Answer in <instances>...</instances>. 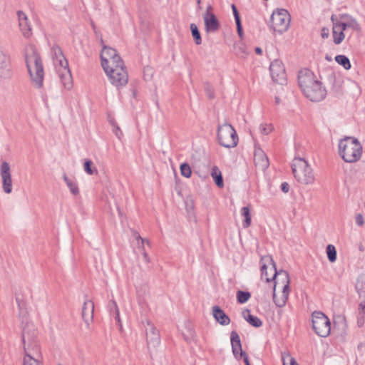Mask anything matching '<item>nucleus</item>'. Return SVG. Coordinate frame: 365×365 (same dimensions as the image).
Returning a JSON list of instances; mask_svg holds the SVG:
<instances>
[{"label": "nucleus", "instance_id": "nucleus-53", "mask_svg": "<svg viewBox=\"0 0 365 365\" xmlns=\"http://www.w3.org/2000/svg\"><path fill=\"white\" fill-rule=\"evenodd\" d=\"M359 249L361 252H364V247L363 246L362 244H360L359 246Z\"/></svg>", "mask_w": 365, "mask_h": 365}, {"label": "nucleus", "instance_id": "nucleus-47", "mask_svg": "<svg viewBox=\"0 0 365 365\" xmlns=\"http://www.w3.org/2000/svg\"><path fill=\"white\" fill-rule=\"evenodd\" d=\"M281 189L284 192V193H287L289 192V185L287 182H282V185H281Z\"/></svg>", "mask_w": 365, "mask_h": 365}, {"label": "nucleus", "instance_id": "nucleus-7", "mask_svg": "<svg viewBox=\"0 0 365 365\" xmlns=\"http://www.w3.org/2000/svg\"><path fill=\"white\" fill-rule=\"evenodd\" d=\"M31 297V290L28 287H19L15 292V299L19 309V317L22 322V328L27 323H32L29 319V299Z\"/></svg>", "mask_w": 365, "mask_h": 365}, {"label": "nucleus", "instance_id": "nucleus-37", "mask_svg": "<svg viewBox=\"0 0 365 365\" xmlns=\"http://www.w3.org/2000/svg\"><path fill=\"white\" fill-rule=\"evenodd\" d=\"M283 365H298L295 359L289 354H284L282 356Z\"/></svg>", "mask_w": 365, "mask_h": 365}, {"label": "nucleus", "instance_id": "nucleus-19", "mask_svg": "<svg viewBox=\"0 0 365 365\" xmlns=\"http://www.w3.org/2000/svg\"><path fill=\"white\" fill-rule=\"evenodd\" d=\"M19 27L22 36L29 38L32 36V28L28 16L22 11H17Z\"/></svg>", "mask_w": 365, "mask_h": 365}, {"label": "nucleus", "instance_id": "nucleus-10", "mask_svg": "<svg viewBox=\"0 0 365 365\" xmlns=\"http://www.w3.org/2000/svg\"><path fill=\"white\" fill-rule=\"evenodd\" d=\"M291 17L288 11L281 9L274 11L271 16V27L279 34L285 32L289 26Z\"/></svg>", "mask_w": 365, "mask_h": 365}, {"label": "nucleus", "instance_id": "nucleus-3", "mask_svg": "<svg viewBox=\"0 0 365 365\" xmlns=\"http://www.w3.org/2000/svg\"><path fill=\"white\" fill-rule=\"evenodd\" d=\"M25 61L33 86L40 88L43 81V67L41 57L34 46L28 45L25 48Z\"/></svg>", "mask_w": 365, "mask_h": 365}, {"label": "nucleus", "instance_id": "nucleus-49", "mask_svg": "<svg viewBox=\"0 0 365 365\" xmlns=\"http://www.w3.org/2000/svg\"><path fill=\"white\" fill-rule=\"evenodd\" d=\"M321 35H322V37L323 38H328V36H329V29H326V28H323V29H322V34H321Z\"/></svg>", "mask_w": 365, "mask_h": 365}, {"label": "nucleus", "instance_id": "nucleus-31", "mask_svg": "<svg viewBox=\"0 0 365 365\" xmlns=\"http://www.w3.org/2000/svg\"><path fill=\"white\" fill-rule=\"evenodd\" d=\"M190 30L192 35L194 38L195 42L197 45H200L202 43V38L200 36V33L195 24H190Z\"/></svg>", "mask_w": 365, "mask_h": 365}, {"label": "nucleus", "instance_id": "nucleus-48", "mask_svg": "<svg viewBox=\"0 0 365 365\" xmlns=\"http://www.w3.org/2000/svg\"><path fill=\"white\" fill-rule=\"evenodd\" d=\"M112 304H113V305L114 306V307L115 309V313H116L115 317V320L118 321V322H120L119 311H118V309L117 307V304H116V303L114 301L112 302Z\"/></svg>", "mask_w": 365, "mask_h": 365}, {"label": "nucleus", "instance_id": "nucleus-35", "mask_svg": "<svg viewBox=\"0 0 365 365\" xmlns=\"http://www.w3.org/2000/svg\"><path fill=\"white\" fill-rule=\"evenodd\" d=\"M181 175L185 178H190L192 174L191 168L187 163H183L180 165Z\"/></svg>", "mask_w": 365, "mask_h": 365}, {"label": "nucleus", "instance_id": "nucleus-24", "mask_svg": "<svg viewBox=\"0 0 365 365\" xmlns=\"http://www.w3.org/2000/svg\"><path fill=\"white\" fill-rule=\"evenodd\" d=\"M230 339L233 354L237 359H239L240 353L243 351L242 349L241 341L238 334L236 331H232L230 334Z\"/></svg>", "mask_w": 365, "mask_h": 365}, {"label": "nucleus", "instance_id": "nucleus-39", "mask_svg": "<svg viewBox=\"0 0 365 365\" xmlns=\"http://www.w3.org/2000/svg\"><path fill=\"white\" fill-rule=\"evenodd\" d=\"M112 126L113 127V133H115V135H116V137L118 138V139H121L122 136H123V132L121 131L120 128L118 127V125L113 120H110Z\"/></svg>", "mask_w": 365, "mask_h": 365}, {"label": "nucleus", "instance_id": "nucleus-46", "mask_svg": "<svg viewBox=\"0 0 365 365\" xmlns=\"http://www.w3.org/2000/svg\"><path fill=\"white\" fill-rule=\"evenodd\" d=\"M242 358H243V361L246 365H248L250 364L249 359L245 351H241L240 353V356H239L238 360L241 359Z\"/></svg>", "mask_w": 365, "mask_h": 365}, {"label": "nucleus", "instance_id": "nucleus-40", "mask_svg": "<svg viewBox=\"0 0 365 365\" xmlns=\"http://www.w3.org/2000/svg\"><path fill=\"white\" fill-rule=\"evenodd\" d=\"M259 128L260 133L264 135H268L272 130V125L269 124H261Z\"/></svg>", "mask_w": 365, "mask_h": 365}, {"label": "nucleus", "instance_id": "nucleus-38", "mask_svg": "<svg viewBox=\"0 0 365 365\" xmlns=\"http://www.w3.org/2000/svg\"><path fill=\"white\" fill-rule=\"evenodd\" d=\"M108 66L112 70L117 69L118 67H125V63L120 57H118L117 60L114 61L113 64L108 63Z\"/></svg>", "mask_w": 365, "mask_h": 365}, {"label": "nucleus", "instance_id": "nucleus-52", "mask_svg": "<svg viewBox=\"0 0 365 365\" xmlns=\"http://www.w3.org/2000/svg\"><path fill=\"white\" fill-rule=\"evenodd\" d=\"M143 257L147 262H149L148 254L145 252H143Z\"/></svg>", "mask_w": 365, "mask_h": 365}, {"label": "nucleus", "instance_id": "nucleus-20", "mask_svg": "<svg viewBox=\"0 0 365 365\" xmlns=\"http://www.w3.org/2000/svg\"><path fill=\"white\" fill-rule=\"evenodd\" d=\"M211 10L212 6H208L203 15L205 27L207 32H215L220 28L219 21L215 15L210 11Z\"/></svg>", "mask_w": 365, "mask_h": 365}, {"label": "nucleus", "instance_id": "nucleus-8", "mask_svg": "<svg viewBox=\"0 0 365 365\" xmlns=\"http://www.w3.org/2000/svg\"><path fill=\"white\" fill-rule=\"evenodd\" d=\"M55 56L54 64L57 73L64 88L70 90L73 86V80L68 61L60 49L55 53Z\"/></svg>", "mask_w": 365, "mask_h": 365}, {"label": "nucleus", "instance_id": "nucleus-14", "mask_svg": "<svg viewBox=\"0 0 365 365\" xmlns=\"http://www.w3.org/2000/svg\"><path fill=\"white\" fill-rule=\"evenodd\" d=\"M259 264L261 265V277L267 282L274 280L273 277L279 271L276 269L275 263L270 255L262 256L260 259Z\"/></svg>", "mask_w": 365, "mask_h": 365}, {"label": "nucleus", "instance_id": "nucleus-12", "mask_svg": "<svg viewBox=\"0 0 365 365\" xmlns=\"http://www.w3.org/2000/svg\"><path fill=\"white\" fill-rule=\"evenodd\" d=\"M145 329L147 348L150 357L153 358V354L156 351L157 347L160 344V334L158 330L150 320L145 321Z\"/></svg>", "mask_w": 365, "mask_h": 365}, {"label": "nucleus", "instance_id": "nucleus-44", "mask_svg": "<svg viewBox=\"0 0 365 365\" xmlns=\"http://www.w3.org/2000/svg\"><path fill=\"white\" fill-rule=\"evenodd\" d=\"M356 323H357V325L359 327H362L364 325L365 318L361 313H359V314L357 317Z\"/></svg>", "mask_w": 365, "mask_h": 365}, {"label": "nucleus", "instance_id": "nucleus-55", "mask_svg": "<svg viewBox=\"0 0 365 365\" xmlns=\"http://www.w3.org/2000/svg\"><path fill=\"white\" fill-rule=\"evenodd\" d=\"M280 99L279 97H275V102L277 104L279 103Z\"/></svg>", "mask_w": 365, "mask_h": 365}, {"label": "nucleus", "instance_id": "nucleus-28", "mask_svg": "<svg viewBox=\"0 0 365 365\" xmlns=\"http://www.w3.org/2000/svg\"><path fill=\"white\" fill-rule=\"evenodd\" d=\"M63 180H64L66 185L69 188L70 192L74 195H78L79 189H78V185L76 182V180H74L73 179L69 178L66 174H63Z\"/></svg>", "mask_w": 365, "mask_h": 365}, {"label": "nucleus", "instance_id": "nucleus-16", "mask_svg": "<svg viewBox=\"0 0 365 365\" xmlns=\"http://www.w3.org/2000/svg\"><path fill=\"white\" fill-rule=\"evenodd\" d=\"M0 175L2 182V190L6 194H10L12 192V178L9 164L4 161L1 163L0 167Z\"/></svg>", "mask_w": 365, "mask_h": 365}, {"label": "nucleus", "instance_id": "nucleus-27", "mask_svg": "<svg viewBox=\"0 0 365 365\" xmlns=\"http://www.w3.org/2000/svg\"><path fill=\"white\" fill-rule=\"evenodd\" d=\"M210 175L213 178L216 185L220 188L223 187L224 182L222 175L221 171L217 166L212 167Z\"/></svg>", "mask_w": 365, "mask_h": 365}, {"label": "nucleus", "instance_id": "nucleus-23", "mask_svg": "<svg viewBox=\"0 0 365 365\" xmlns=\"http://www.w3.org/2000/svg\"><path fill=\"white\" fill-rule=\"evenodd\" d=\"M254 160L257 167L264 170L269 166V160L265 153L261 150H255Z\"/></svg>", "mask_w": 365, "mask_h": 365}, {"label": "nucleus", "instance_id": "nucleus-56", "mask_svg": "<svg viewBox=\"0 0 365 365\" xmlns=\"http://www.w3.org/2000/svg\"><path fill=\"white\" fill-rule=\"evenodd\" d=\"M200 2H201V1H200V0H197V4H200Z\"/></svg>", "mask_w": 365, "mask_h": 365}, {"label": "nucleus", "instance_id": "nucleus-18", "mask_svg": "<svg viewBox=\"0 0 365 365\" xmlns=\"http://www.w3.org/2000/svg\"><path fill=\"white\" fill-rule=\"evenodd\" d=\"M118 57H120L117 51L111 47L103 46L101 53V66L103 70L109 68L108 63L113 64L114 61L117 60Z\"/></svg>", "mask_w": 365, "mask_h": 365}, {"label": "nucleus", "instance_id": "nucleus-41", "mask_svg": "<svg viewBox=\"0 0 365 365\" xmlns=\"http://www.w3.org/2000/svg\"><path fill=\"white\" fill-rule=\"evenodd\" d=\"M205 93H206V94H207V96H208L209 98H214L215 93H214V89L212 87V86H210L208 83H206L205 85Z\"/></svg>", "mask_w": 365, "mask_h": 365}, {"label": "nucleus", "instance_id": "nucleus-17", "mask_svg": "<svg viewBox=\"0 0 365 365\" xmlns=\"http://www.w3.org/2000/svg\"><path fill=\"white\" fill-rule=\"evenodd\" d=\"M269 71L272 80L279 84L286 82V72L282 62L276 59L272 61L269 66Z\"/></svg>", "mask_w": 365, "mask_h": 365}, {"label": "nucleus", "instance_id": "nucleus-51", "mask_svg": "<svg viewBox=\"0 0 365 365\" xmlns=\"http://www.w3.org/2000/svg\"><path fill=\"white\" fill-rule=\"evenodd\" d=\"M255 52H256V53L260 55L262 53V50L261 48L257 47V48H255Z\"/></svg>", "mask_w": 365, "mask_h": 365}, {"label": "nucleus", "instance_id": "nucleus-6", "mask_svg": "<svg viewBox=\"0 0 365 365\" xmlns=\"http://www.w3.org/2000/svg\"><path fill=\"white\" fill-rule=\"evenodd\" d=\"M292 169L295 179L304 185H310L314 182V175L312 168L303 158H295L292 160Z\"/></svg>", "mask_w": 365, "mask_h": 365}, {"label": "nucleus", "instance_id": "nucleus-30", "mask_svg": "<svg viewBox=\"0 0 365 365\" xmlns=\"http://www.w3.org/2000/svg\"><path fill=\"white\" fill-rule=\"evenodd\" d=\"M335 61L341 65L346 70L351 68L349 59L344 55H338L335 57Z\"/></svg>", "mask_w": 365, "mask_h": 365}, {"label": "nucleus", "instance_id": "nucleus-29", "mask_svg": "<svg viewBox=\"0 0 365 365\" xmlns=\"http://www.w3.org/2000/svg\"><path fill=\"white\" fill-rule=\"evenodd\" d=\"M241 215L245 217V220L243 222V227L245 228H247L251 225V215L250 210L249 207H243L241 209Z\"/></svg>", "mask_w": 365, "mask_h": 365}, {"label": "nucleus", "instance_id": "nucleus-21", "mask_svg": "<svg viewBox=\"0 0 365 365\" xmlns=\"http://www.w3.org/2000/svg\"><path fill=\"white\" fill-rule=\"evenodd\" d=\"M94 304L91 300L84 302L82 309V317L84 322L88 326L93 319Z\"/></svg>", "mask_w": 365, "mask_h": 365}, {"label": "nucleus", "instance_id": "nucleus-13", "mask_svg": "<svg viewBox=\"0 0 365 365\" xmlns=\"http://www.w3.org/2000/svg\"><path fill=\"white\" fill-rule=\"evenodd\" d=\"M110 83L117 88L125 86L128 81L126 67H118L115 70L109 68L104 70Z\"/></svg>", "mask_w": 365, "mask_h": 365}, {"label": "nucleus", "instance_id": "nucleus-33", "mask_svg": "<svg viewBox=\"0 0 365 365\" xmlns=\"http://www.w3.org/2000/svg\"><path fill=\"white\" fill-rule=\"evenodd\" d=\"M251 295L250 293L248 292H244L239 290L237 292V302L240 304H244L247 302L249 299L250 298Z\"/></svg>", "mask_w": 365, "mask_h": 365}, {"label": "nucleus", "instance_id": "nucleus-25", "mask_svg": "<svg viewBox=\"0 0 365 365\" xmlns=\"http://www.w3.org/2000/svg\"><path fill=\"white\" fill-rule=\"evenodd\" d=\"M10 71L9 58L0 48V76H6Z\"/></svg>", "mask_w": 365, "mask_h": 365}, {"label": "nucleus", "instance_id": "nucleus-42", "mask_svg": "<svg viewBox=\"0 0 365 365\" xmlns=\"http://www.w3.org/2000/svg\"><path fill=\"white\" fill-rule=\"evenodd\" d=\"M355 222L357 226L362 227L364 225V219L361 213H358L355 216Z\"/></svg>", "mask_w": 365, "mask_h": 365}, {"label": "nucleus", "instance_id": "nucleus-5", "mask_svg": "<svg viewBox=\"0 0 365 365\" xmlns=\"http://www.w3.org/2000/svg\"><path fill=\"white\" fill-rule=\"evenodd\" d=\"M339 154L346 163L357 162L361 157L362 145L357 138L345 137L339 142Z\"/></svg>", "mask_w": 365, "mask_h": 365}, {"label": "nucleus", "instance_id": "nucleus-54", "mask_svg": "<svg viewBox=\"0 0 365 365\" xmlns=\"http://www.w3.org/2000/svg\"><path fill=\"white\" fill-rule=\"evenodd\" d=\"M192 336H193V331H192V329H190L189 330V336H188V337L189 338H192Z\"/></svg>", "mask_w": 365, "mask_h": 365}, {"label": "nucleus", "instance_id": "nucleus-50", "mask_svg": "<svg viewBox=\"0 0 365 365\" xmlns=\"http://www.w3.org/2000/svg\"><path fill=\"white\" fill-rule=\"evenodd\" d=\"M359 313L365 312V300L361 302L359 305Z\"/></svg>", "mask_w": 365, "mask_h": 365}, {"label": "nucleus", "instance_id": "nucleus-4", "mask_svg": "<svg viewBox=\"0 0 365 365\" xmlns=\"http://www.w3.org/2000/svg\"><path fill=\"white\" fill-rule=\"evenodd\" d=\"M274 279L273 300L274 304L279 307H283L288 299L289 294V273L283 269H280L279 273L274 274Z\"/></svg>", "mask_w": 365, "mask_h": 365}, {"label": "nucleus", "instance_id": "nucleus-32", "mask_svg": "<svg viewBox=\"0 0 365 365\" xmlns=\"http://www.w3.org/2000/svg\"><path fill=\"white\" fill-rule=\"evenodd\" d=\"M327 255L330 262H334L336 259V250L333 245L327 247Z\"/></svg>", "mask_w": 365, "mask_h": 365}, {"label": "nucleus", "instance_id": "nucleus-9", "mask_svg": "<svg viewBox=\"0 0 365 365\" xmlns=\"http://www.w3.org/2000/svg\"><path fill=\"white\" fill-rule=\"evenodd\" d=\"M217 140L225 148H235L238 143V136L235 128L226 123L217 128Z\"/></svg>", "mask_w": 365, "mask_h": 365}, {"label": "nucleus", "instance_id": "nucleus-22", "mask_svg": "<svg viewBox=\"0 0 365 365\" xmlns=\"http://www.w3.org/2000/svg\"><path fill=\"white\" fill-rule=\"evenodd\" d=\"M212 316L222 326L228 325L230 323V317L218 306H214L212 307Z\"/></svg>", "mask_w": 365, "mask_h": 365}, {"label": "nucleus", "instance_id": "nucleus-11", "mask_svg": "<svg viewBox=\"0 0 365 365\" xmlns=\"http://www.w3.org/2000/svg\"><path fill=\"white\" fill-rule=\"evenodd\" d=\"M312 328L315 333L321 337H327L331 331L329 319L322 312H314L312 314Z\"/></svg>", "mask_w": 365, "mask_h": 365}, {"label": "nucleus", "instance_id": "nucleus-34", "mask_svg": "<svg viewBox=\"0 0 365 365\" xmlns=\"http://www.w3.org/2000/svg\"><path fill=\"white\" fill-rule=\"evenodd\" d=\"M92 165H93V162L91 160H85V163L83 165V168H84V171L88 175H93V174L98 173L96 168H92V167H91Z\"/></svg>", "mask_w": 365, "mask_h": 365}, {"label": "nucleus", "instance_id": "nucleus-36", "mask_svg": "<svg viewBox=\"0 0 365 365\" xmlns=\"http://www.w3.org/2000/svg\"><path fill=\"white\" fill-rule=\"evenodd\" d=\"M133 236L137 240V246L138 248L144 250V243L146 242L148 245L149 244V242L146 239L142 238L138 232H134Z\"/></svg>", "mask_w": 365, "mask_h": 365}, {"label": "nucleus", "instance_id": "nucleus-15", "mask_svg": "<svg viewBox=\"0 0 365 365\" xmlns=\"http://www.w3.org/2000/svg\"><path fill=\"white\" fill-rule=\"evenodd\" d=\"M331 19L334 24L333 37L335 44H339L342 42L344 38V31H345L347 27L356 29L359 26V24L355 20H352L351 22L346 24L344 22H335L334 16H332Z\"/></svg>", "mask_w": 365, "mask_h": 365}, {"label": "nucleus", "instance_id": "nucleus-2", "mask_svg": "<svg viewBox=\"0 0 365 365\" xmlns=\"http://www.w3.org/2000/svg\"><path fill=\"white\" fill-rule=\"evenodd\" d=\"M298 83L304 95L311 101L319 102L325 98V87L310 70L305 68L299 72Z\"/></svg>", "mask_w": 365, "mask_h": 365}, {"label": "nucleus", "instance_id": "nucleus-26", "mask_svg": "<svg viewBox=\"0 0 365 365\" xmlns=\"http://www.w3.org/2000/svg\"><path fill=\"white\" fill-rule=\"evenodd\" d=\"M242 314L245 320L252 326L258 328L262 325V320L257 317L251 314L249 309L245 310Z\"/></svg>", "mask_w": 365, "mask_h": 365}, {"label": "nucleus", "instance_id": "nucleus-45", "mask_svg": "<svg viewBox=\"0 0 365 365\" xmlns=\"http://www.w3.org/2000/svg\"><path fill=\"white\" fill-rule=\"evenodd\" d=\"M235 23H236V25H237V31L238 35L242 38V36H243V31H242V24H241V21H236Z\"/></svg>", "mask_w": 365, "mask_h": 365}, {"label": "nucleus", "instance_id": "nucleus-1", "mask_svg": "<svg viewBox=\"0 0 365 365\" xmlns=\"http://www.w3.org/2000/svg\"><path fill=\"white\" fill-rule=\"evenodd\" d=\"M36 338L37 331L34 323H27L22 331V341L25 353L23 365H43Z\"/></svg>", "mask_w": 365, "mask_h": 365}, {"label": "nucleus", "instance_id": "nucleus-43", "mask_svg": "<svg viewBox=\"0 0 365 365\" xmlns=\"http://www.w3.org/2000/svg\"><path fill=\"white\" fill-rule=\"evenodd\" d=\"M231 7H232V12H233V15H234V17H235V22L241 21L239 12L237 11V7L235 6V4H232Z\"/></svg>", "mask_w": 365, "mask_h": 365}]
</instances>
